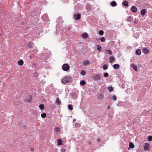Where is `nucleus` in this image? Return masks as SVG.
<instances>
[{
  "label": "nucleus",
  "mask_w": 152,
  "mask_h": 152,
  "mask_svg": "<svg viewBox=\"0 0 152 152\" xmlns=\"http://www.w3.org/2000/svg\"><path fill=\"white\" fill-rule=\"evenodd\" d=\"M71 77L68 76H66L64 77L61 80V82L62 83L65 84L68 83L71 81Z\"/></svg>",
  "instance_id": "f257e3e1"
},
{
  "label": "nucleus",
  "mask_w": 152,
  "mask_h": 152,
  "mask_svg": "<svg viewBox=\"0 0 152 152\" xmlns=\"http://www.w3.org/2000/svg\"><path fill=\"white\" fill-rule=\"evenodd\" d=\"M101 76L100 74H96L93 76L92 78L94 80L98 81L101 79Z\"/></svg>",
  "instance_id": "f03ea898"
},
{
  "label": "nucleus",
  "mask_w": 152,
  "mask_h": 152,
  "mask_svg": "<svg viewBox=\"0 0 152 152\" xmlns=\"http://www.w3.org/2000/svg\"><path fill=\"white\" fill-rule=\"evenodd\" d=\"M62 68L64 71H66L69 69V66L68 64H65L62 65Z\"/></svg>",
  "instance_id": "7ed1b4c3"
},
{
  "label": "nucleus",
  "mask_w": 152,
  "mask_h": 152,
  "mask_svg": "<svg viewBox=\"0 0 152 152\" xmlns=\"http://www.w3.org/2000/svg\"><path fill=\"white\" fill-rule=\"evenodd\" d=\"M81 17V15L80 14L78 13L77 14H75L74 15V18L76 20H78L80 19Z\"/></svg>",
  "instance_id": "20e7f679"
},
{
  "label": "nucleus",
  "mask_w": 152,
  "mask_h": 152,
  "mask_svg": "<svg viewBox=\"0 0 152 152\" xmlns=\"http://www.w3.org/2000/svg\"><path fill=\"white\" fill-rule=\"evenodd\" d=\"M104 98V96L102 94H99L97 96V98L99 100H101L102 99Z\"/></svg>",
  "instance_id": "39448f33"
},
{
  "label": "nucleus",
  "mask_w": 152,
  "mask_h": 152,
  "mask_svg": "<svg viewBox=\"0 0 152 152\" xmlns=\"http://www.w3.org/2000/svg\"><path fill=\"white\" fill-rule=\"evenodd\" d=\"M56 103L57 105H60L61 104V101L58 98L56 99Z\"/></svg>",
  "instance_id": "423d86ee"
},
{
  "label": "nucleus",
  "mask_w": 152,
  "mask_h": 152,
  "mask_svg": "<svg viewBox=\"0 0 152 152\" xmlns=\"http://www.w3.org/2000/svg\"><path fill=\"white\" fill-rule=\"evenodd\" d=\"M149 144L148 143H145L144 145V149L146 150H148L149 148Z\"/></svg>",
  "instance_id": "0eeeda50"
},
{
  "label": "nucleus",
  "mask_w": 152,
  "mask_h": 152,
  "mask_svg": "<svg viewBox=\"0 0 152 152\" xmlns=\"http://www.w3.org/2000/svg\"><path fill=\"white\" fill-rule=\"evenodd\" d=\"M131 10L133 12H135L137 11V8L135 6H133L131 8Z\"/></svg>",
  "instance_id": "6e6552de"
},
{
  "label": "nucleus",
  "mask_w": 152,
  "mask_h": 152,
  "mask_svg": "<svg viewBox=\"0 0 152 152\" xmlns=\"http://www.w3.org/2000/svg\"><path fill=\"white\" fill-rule=\"evenodd\" d=\"M142 51L143 53L145 54H147L149 53L148 50L146 48H143Z\"/></svg>",
  "instance_id": "1a4fd4ad"
},
{
  "label": "nucleus",
  "mask_w": 152,
  "mask_h": 152,
  "mask_svg": "<svg viewBox=\"0 0 152 152\" xmlns=\"http://www.w3.org/2000/svg\"><path fill=\"white\" fill-rule=\"evenodd\" d=\"M131 66L133 68L135 71H137L138 69L137 67L134 64H131Z\"/></svg>",
  "instance_id": "9d476101"
},
{
  "label": "nucleus",
  "mask_w": 152,
  "mask_h": 152,
  "mask_svg": "<svg viewBox=\"0 0 152 152\" xmlns=\"http://www.w3.org/2000/svg\"><path fill=\"white\" fill-rule=\"evenodd\" d=\"M32 97L31 95L28 96L26 98V101L29 102L30 101Z\"/></svg>",
  "instance_id": "9b49d317"
},
{
  "label": "nucleus",
  "mask_w": 152,
  "mask_h": 152,
  "mask_svg": "<svg viewBox=\"0 0 152 152\" xmlns=\"http://www.w3.org/2000/svg\"><path fill=\"white\" fill-rule=\"evenodd\" d=\"M114 68L115 69H118L120 67V65L119 64H114L113 65Z\"/></svg>",
  "instance_id": "f8f14e48"
},
{
  "label": "nucleus",
  "mask_w": 152,
  "mask_h": 152,
  "mask_svg": "<svg viewBox=\"0 0 152 152\" xmlns=\"http://www.w3.org/2000/svg\"><path fill=\"white\" fill-rule=\"evenodd\" d=\"M82 37L84 38H86L88 37V34L86 33H84L82 34Z\"/></svg>",
  "instance_id": "ddd939ff"
},
{
  "label": "nucleus",
  "mask_w": 152,
  "mask_h": 152,
  "mask_svg": "<svg viewBox=\"0 0 152 152\" xmlns=\"http://www.w3.org/2000/svg\"><path fill=\"white\" fill-rule=\"evenodd\" d=\"M111 5L112 7H114L117 5V3L115 1H113L110 4Z\"/></svg>",
  "instance_id": "4468645a"
},
{
  "label": "nucleus",
  "mask_w": 152,
  "mask_h": 152,
  "mask_svg": "<svg viewBox=\"0 0 152 152\" xmlns=\"http://www.w3.org/2000/svg\"><path fill=\"white\" fill-rule=\"evenodd\" d=\"M146 12V10L145 9H143L141 10L140 12V13L143 16L145 15Z\"/></svg>",
  "instance_id": "2eb2a0df"
},
{
  "label": "nucleus",
  "mask_w": 152,
  "mask_h": 152,
  "mask_svg": "<svg viewBox=\"0 0 152 152\" xmlns=\"http://www.w3.org/2000/svg\"><path fill=\"white\" fill-rule=\"evenodd\" d=\"M110 62L112 63V62L115 61V58L113 56H110L109 58Z\"/></svg>",
  "instance_id": "dca6fc26"
},
{
  "label": "nucleus",
  "mask_w": 152,
  "mask_h": 152,
  "mask_svg": "<svg viewBox=\"0 0 152 152\" xmlns=\"http://www.w3.org/2000/svg\"><path fill=\"white\" fill-rule=\"evenodd\" d=\"M18 64L19 65H22L23 64V60L21 59L18 61Z\"/></svg>",
  "instance_id": "f3484780"
},
{
  "label": "nucleus",
  "mask_w": 152,
  "mask_h": 152,
  "mask_svg": "<svg viewBox=\"0 0 152 152\" xmlns=\"http://www.w3.org/2000/svg\"><path fill=\"white\" fill-rule=\"evenodd\" d=\"M141 50L140 49L137 50L136 51V53L138 55H140L141 54Z\"/></svg>",
  "instance_id": "a211bd4d"
},
{
  "label": "nucleus",
  "mask_w": 152,
  "mask_h": 152,
  "mask_svg": "<svg viewBox=\"0 0 152 152\" xmlns=\"http://www.w3.org/2000/svg\"><path fill=\"white\" fill-rule=\"evenodd\" d=\"M101 49V46L99 45H96V49L99 52H100Z\"/></svg>",
  "instance_id": "6ab92c4d"
},
{
  "label": "nucleus",
  "mask_w": 152,
  "mask_h": 152,
  "mask_svg": "<svg viewBox=\"0 0 152 152\" xmlns=\"http://www.w3.org/2000/svg\"><path fill=\"white\" fill-rule=\"evenodd\" d=\"M58 145H62V141L61 139H58L57 140Z\"/></svg>",
  "instance_id": "aec40b11"
},
{
  "label": "nucleus",
  "mask_w": 152,
  "mask_h": 152,
  "mask_svg": "<svg viewBox=\"0 0 152 152\" xmlns=\"http://www.w3.org/2000/svg\"><path fill=\"white\" fill-rule=\"evenodd\" d=\"M122 4L125 6H129L128 3L127 1H125L122 3Z\"/></svg>",
  "instance_id": "412c9836"
},
{
  "label": "nucleus",
  "mask_w": 152,
  "mask_h": 152,
  "mask_svg": "<svg viewBox=\"0 0 152 152\" xmlns=\"http://www.w3.org/2000/svg\"><path fill=\"white\" fill-rule=\"evenodd\" d=\"M105 51L106 53H107L109 54L110 55H112L113 53L112 51L109 49L107 50H105Z\"/></svg>",
  "instance_id": "4be33fe9"
},
{
  "label": "nucleus",
  "mask_w": 152,
  "mask_h": 152,
  "mask_svg": "<svg viewBox=\"0 0 152 152\" xmlns=\"http://www.w3.org/2000/svg\"><path fill=\"white\" fill-rule=\"evenodd\" d=\"M129 147L130 148H134V146L133 143L132 142H130L129 143Z\"/></svg>",
  "instance_id": "5701e85b"
},
{
  "label": "nucleus",
  "mask_w": 152,
  "mask_h": 152,
  "mask_svg": "<svg viewBox=\"0 0 152 152\" xmlns=\"http://www.w3.org/2000/svg\"><path fill=\"white\" fill-rule=\"evenodd\" d=\"M86 82L85 81L82 80L80 81V84L81 86H84L85 85Z\"/></svg>",
  "instance_id": "b1692460"
},
{
  "label": "nucleus",
  "mask_w": 152,
  "mask_h": 152,
  "mask_svg": "<svg viewBox=\"0 0 152 152\" xmlns=\"http://www.w3.org/2000/svg\"><path fill=\"white\" fill-rule=\"evenodd\" d=\"M39 107L41 110L44 109V105L43 104H41L39 105Z\"/></svg>",
  "instance_id": "393cba45"
},
{
  "label": "nucleus",
  "mask_w": 152,
  "mask_h": 152,
  "mask_svg": "<svg viewBox=\"0 0 152 152\" xmlns=\"http://www.w3.org/2000/svg\"><path fill=\"white\" fill-rule=\"evenodd\" d=\"M68 108L69 109L71 110H72L73 109L72 106V104H69L68 105Z\"/></svg>",
  "instance_id": "a878e982"
},
{
  "label": "nucleus",
  "mask_w": 152,
  "mask_h": 152,
  "mask_svg": "<svg viewBox=\"0 0 152 152\" xmlns=\"http://www.w3.org/2000/svg\"><path fill=\"white\" fill-rule=\"evenodd\" d=\"M83 64L84 65H87L89 63V61H85L83 62Z\"/></svg>",
  "instance_id": "bb28decb"
},
{
  "label": "nucleus",
  "mask_w": 152,
  "mask_h": 152,
  "mask_svg": "<svg viewBox=\"0 0 152 152\" xmlns=\"http://www.w3.org/2000/svg\"><path fill=\"white\" fill-rule=\"evenodd\" d=\"M41 116L42 118H44L46 117V114L45 113H43L41 114Z\"/></svg>",
  "instance_id": "cd10ccee"
},
{
  "label": "nucleus",
  "mask_w": 152,
  "mask_h": 152,
  "mask_svg": "<svg viewBox=\"0 0 152 152\" xmlns=\"http://www.w3.org/2000/svg\"><path fill=\"white\" fill-rule=\"evenodd\" d=\"M132 20V18L131 16H129L128 17L127 20L128 21L130 22Z\"/></svg>",
  "instance_id": "c85d7f7f"
},
{
  "label": "nucleus",
  "mask_w": 152,
  "mask_h": 152,
  "mask_svg": "<svg viewBox=\"0 0 152 152\" xmlns=\"http://www.w3.org/2000/svg\"><path fill=\"white\" fill-rule=\"evenodd\" d=\"M103 68L104 70H106L107 69L108 66L106 64H104L103 66Z\"/></svg>",
  "instance_id": "c756f323"
},
{
  "label": "nucleus",
  "mask_w": 152,
  "mask_h": 152,
  "mask_svg": "<svg viewBox=\"0 0 152 152\" xmlns=\"http://www.w3.org/2000/svg\"><path fill=\"white\" fill-rule=\"evenodd\" d=\"M33 45V43L32 42H29L28 44V46L29 48H31V46Z\"/></svg>",
  "instance_id": "7c9ffc66"
},
{
  "label": "nucleus",
  "mask_w": 152,
  "mask_h": 152,
  "mask_svg": "<svg viewBox=\"0 0 152 152\" xmlns=\"http://www.w3.org/2000/svg\"><path fill=\"white\" fill-rule=\"evenodd\" d=\"M148 139L149 141H151L152 140V136H149L148 137Z\"/></svg>",
  "instance_id": "2f4dec72"
},
{
  "label": "nucleus",
  "mask_w": 152,
  "mask_h": 152,
  "mask_svg": "<svg viewBox=\"0 0 152 152\" xmlns=\"http://www.w3.org/2000/svg\"><path fill=\"white\" fill-rule=\"evenodd\" d=\"M99 34L102 36L104 34V31L102 30H100L99 31Z\"/></svg>",
  "instance_id": "473e14b6"
},
{
  "label": "nucleus",
  "mask_w": 152,
  "mask_h": 152,
  "mask_svg": "<svg viewBox=\"0 0 152 152\" xmlns=\"http://www.w3.org/2000/svg\"><path fill=\"white\" fill-rule=\"evenodd\" d=\"M60 130V129L58 127L54 129V131L55 132H58Z\"/></svg>",
  "instance_id": "72a5a7b5"
},
{
  "label": "nucleus",
  "mask_w": 152,
  "mask_h": 152,
  "mask_svg": "<svg viewBox=\"0 0 152 152\" xmlns=\"http://www.w3.org/2000/svg\"><path fill=\"white\" fill-rule=\"evenodd\" d=\"M100 40L102 42H104L105 40V38L104 37H102L100 38Z\"/></svg>",
  "instance_id": "f704fd0d"
},
{
  "label": "nucleus",
  "mask_w": 152,
  "mask_h": 152,
  "mask_svg": "<svg viewBox=\"0 0 152 152\" xmlns=\"http://www.w3.org/2000/svg\"><path fill=\"white\" fill-rule=\"evenodd\" d=\"M104 76L105 77H107L109 76L108 73L106 72L104 74Z\"/></svg>",
  "instance_id": "c9c22d12"
},
{
  "label": "nucleus",
  "mask_w": 152,
  "mask_h": 152,
  "mask_svg": "<svg viewBox=\"0 0 152 152\" xmlns=\"http://www.w3.org/2000/svg\"><path fill=\"white\" fill-rule=\"evenodd\" d=\"M86 73V72L85 71H82L81 72V75H84Z\"/></svg>",
  "instance_id": "e433bc0d"
},
{
  "label": "nucleus",
  "mask_w": 152,
  "mask_h": 152,
  "mask_svg": "<svg viewBox=\"0 0 152 152\" xmlns=\"http://www.w3.org/2000/svg\"><path fill=\"white\" fill-rule=\"evenodd\" d=\"M112 98L113 100L115 101L117 99V97L116 96L114 95L113 96Z\"/></svg>",
  "instance_id": "4c0bfd02"
},
{
  "label": "nucleus",
  "mask_w": 152,
  "mask_h": 152,
  "mask_svg": "<svg viewBox=\"0 0 152 152\" xmlns=\"http://www.w3.org/2000/svg\"><path fill=\"white\" fill-rule=\"evenodd\" d=\"M109 90L110 91H113V88L112 87H108Z\"/></svg>",
  "instance_id": "58836bf2"
},
{
  "label": "nucleus",
  "mask_w": 152,
  "mask_h": 152,
  "mask_svg": "<svg viewBox=\"0 0 152 152\" xmlns=\"http://www.w3.org/2000/svg\"><path fill=\"white\" fill-rule=\"evenodd\" d=\"M65 152V149L63 148H62L61 150V152Z\"/></svg>",
  "instance_id": "ea45409f"
},
{
  "label": "nucleus",
  "mask_w": 152,
  "mask_h": 152,
  "mask_svg": "<svg viewBox=\"0 0 152 152\" xmlns=\"http://www.w3.org/2000/svg\"><path fill=\"white\" fill-rule=\"evenodd\" d=\"M100 141V139L99 138H98L97 139V142Z\"/></svg>",
  "instance_id": "a19ab883"
},
{
  "label": "nucleus",
  "mask_w": 152,
  "mask_h": 152,
  "mask_svg": "<svg viewBox=\"0 0 152 152\" xmlns=\"http://www.w3.org/2000/svg\"><path fill=\"white\" fill-rule=\"evenodd\" d=\"M107 109H109L110 108V106H108L107 107Z\"/></svg>",
  "instance_id": "79ce46f5"
},
{
  "label": "nucleus",
  "mask_w": 152,
  "mask_h": 152,
  "mask_svg": "<svg viewBox=\"0 0 152 152\" xmlns=\"http://www.w3.org/2000/svg\"><path fill=\"white\" fill-rule=\"evenodd\" d=\"M30 58L31 59L32 58V56H31V55H30Z\"/></svg>",
  "instance_id": "37998d69"
},
{
  "label": "nucleus",
  "mask_w": 152,
  "mask_h": 152,
  "mask_svg": "<svg viewBox=\"0 0 152 152\" xmlns=\"http://www.w3.org/2000/svg\"><path fill=\"white\" fill-rule=\"evenodd\" d=\"M68 29H71V28L70 27H69L68 28Z\"/></svg>",
  "instance_id": "c03bdc74"
},
{
  "label": "nucleus",
  "mask_w": 152,
  "mask_h": 152,
  "mask_svg": "<svg viewBox=\"0 0 152 152\" xmlns=\"http://www.w3.org/2000/svg\"><path fill=\"white\" fill-rule=\"evenodd\" d=\"M89 144H90V145H91V143L90 142H89Z\"/></svg>",
  "instance_id": "a18cd8bd"
},
{
  "label": "nucleus",
  "mask_w": 152,
  "mask_h": 152,
  "mask_svg": "<svg viewBox=\"0 0 152 152\" xmlns=\"http://www.w3.org/2000/svg\"><path fill=\"white\" fill-rule=\"evenodd\" d=\"M21 24H22V25H23V23H22Z\"/></svg>",
  "instance_id": "49530a36"
},
{
  "label": "nucleus",
  "mask_w": 152,
  "mask_h": 152,
  "mask_svg": "<svg viewBox=\"0 0 152 152\" xmlns=\"http://www.w3.org/2000/svg\"><path fill=\"white\" fill-rule=\"evenodd\" d=\"M45 16H46V15H45ZM44 16H43V18L44 17Z\"/></svg>",
  "instance_id": "de8ad7c7"
},
{
  "label": "nucleus",
  "mask_w": 152,
  "mask_h": 152,
  "mask_svg": "<svg viewBox=\"0 0 152 152\" xmlns=\"http://www.w3.org/2000/svg\"><path fill=\"white\" fill-rule=\"evenodd\" d=\"M75 119H74L73 120V121H75Z\"/></svg>",
  "instance_id": "09e8293b"
},
{
  "label": "nucleus",
  "mask_w": 152,
  "mask_h": 152,
  "mask_svg": "<svg viewBox=\"0 0 152 152\" xmlns=\"http://www.w3.org/2000/svg\"><path fill=\"white\" fill-rule=\"evenodd\" d=\"M36 77H37V75H36Z\"/></svg>",
  "instance_id": "8fccbe9b"
}]
</instances>
